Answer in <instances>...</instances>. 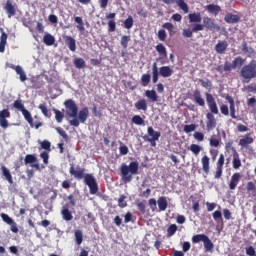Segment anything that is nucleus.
<instances>
[{"mask_svg": "<svg viewBox=\"0 0 256 256\" xmlns=\"http://www.w3.org/2000/svg\"><path fill=\"white\" fill-rule=\"evenodd\" d=\"M64 105L67 109L66 113L68 117H72L73 119L69 121V125L71 127H79V119H77V115L79 113V108L73 99H68L64 102Z\"/></svg>", "mask_w": 256, "mask_h": 256, "instance_id": "obj_4", "label": "nucleus"}, {"mask_svg": "<svg viewBox=\"0 0 256 256\" xmlns=\"http://www.w3.org/2000/svg\"><path fill=\"white\" fill-rule=\"evenodd\" d=\"M147 134L148 136L143 137L144 141H148L152 147H155L157 145V141H159V137H161V132H157L153 127L149 126L147 128Z\"/></svg>", "mask_w": 256, "mask_h": 256, "instance_id": "obj_6", "label": "nucleus"}, {"mask_svg": "<svg viewBox=\"0 0 256 256\" xmlns=\"http://www.w3.org/2000/svg\"><path fill=\"white\" fill-rule=\"evenodd\" d=\"M227 47H229V43L226 40H220L215 45V51L218 53V55H225V52L227 51Z\"/></svg>", "mask_w": 256, "mask_h": 256, "instance_id": "obj_12", "label": "nucleus"}, {"mask_svg": "<svg viewBox=\"0 0 256 256\" xmlns=\"http://www.w3.org/2000/svg\"><path fill=\"white\" fill-rule=\"evenodd\" d=\"M73 64L74 67H76V69H85L86 67V63L85 60H83V58H75Z\"/></svg>", "mask_w": 256, "mask_h": 256, "instance_id": "obj_36", "label": "nucleus"}, {"mask_svg": "<svg viewBox=\"0 0 256 256\" xmlns=\"http://www.w3.org/2000/svg\"><path fill=\"white\" fill-rule=\"evenodd\" d=\"M203 148L197 144H191L190 145V151L194 154V155H199V153H201V150Z\"/></svg>", "mask_w": 256, "mask_h": 256, "instance_id": "obj_50", "label": "nucleus"}, {"mask_svg": "<svg viewBox=\"0 0 256 256\" xmlns=\"http://www.w3.org/2000/svg\"><path fill=\"white\" fill-rule=\"evenodd\" d=\"M158 208L160 211H166L168 207L167 198L165 196H161L158 198Z\"/></svg>", "mask_w": 256, "mask_h": 256, "instance_id": "obj_28", "label": "nucleus"}, {"mask_svg": "<svg viewBox=\"0 0 256 256\" xmlns=\"http://www.w3.org/2000/svg\"><path fill=\"white\" fill-rule=\"evenodd\" d=\"M189 23H195V25L201 24L203 18L199 12L190 13L188 15Z\"/></svg>", "mask_w": 256, "mask_h": 256, "instance_id": "obj_19", "label": "nucleus"}, {"mask_svg": "<svg viewBox=\"0 0 256 256\" xmlns=\"http://www.w3.org/2000/svg\"><path fill=\"white\" fill-rule=\"evenodd\" d=\"M195 129H197V126L195 124H190V125H185L183 130L185 133H193Z\"/></svg>", "mask_w": 256, "mask_h": 256, "instance_id": "obj_59", "label": "nucleus"}, {"mask_svg": "<svg viewBox=\"0 0 256 256\" xmlns=\"http://www.w3.org/2000/svg\"><path fill=\"white\" fill-rule=\"evenodd\" d=\"M248 193H251L252 197H256V186L253 182H248L246 185Z\"/></svg>", "mask_w": 256, "mask_h": 256, "instance_id": "obj_41", "label": "nucleus"}, {"mask_svg": "<svg viewBox=\"0 0 256 256\" xmlns=\"http://www.w3.org/2000/svg\"><path fill=\"white\" fill-rule=\"evenodd\" d=\"M206 238H207V235H205V234H197L192 237V242L200 243V241H202L204 243Z\"/></svg>", "mask_w": 256, "mask_h": 256, "instance_id": "obj_46", "label": "nucleus"}, {"mask_svg": "<svg viewBox=\"0 0 256 256\" xmlns=\"http://www.w3.org/2000/svg\"><path fill=\"white\" fill-rule=\"evenodd\" d=\"M240 19L239 15L231 13L226 14L224 17V21H226V23H239Z\"/></svg>", "mask_w": 256, "mask_h": 256, "instance_id": "obj_26", "label": "nucleus"}, {"mask_svg": "<svg viewBox=\"0 0 256 256\" xmlns=\"http://www.w3.org/2000/svg\"><path fill=\"white\" fill-rule=\"evenodd\" d=\"M70 175L77 179V181H81L84 179L85 185L89 187L90 195H97L99 192V184H97V180L93 174L85 173V168H77L75 169L74 166H71L69 169Z\"/></svg>", "mask_w": 256, "mask_h": 256, "instance_id": "obj_1", "label": "nucleus"}, {"mask_svg": "<svg viewBox=\"0 0 256 256\" xmlns=\"http://www.w3.org/2000/svg\"><path fill=\"white\" fill-rule=\"evenodd\" d=\"M201 163H202V170L206 175H209V171L211 169L210 165V159L209 156L204 155L201 159Z\"/></svg>", "mask_w": 256, "mask_h": 256, "instance_id": "obj_20", "label": "nucleus"}, {"mask_svg": "<svg viewBox=\"0 0 256 256\" xmlns=\"http://www.w3.org/2000/svg\"><path fill=\"white\" fill-rule=\"evenodd\" d=\"M127 199V196L125 195H121L118 199V206L121 209H124V207H127V201H125Z\"/></svg>", "mask_w": 256, "mask_h": 256, "instance_id": "obj_54", "label": "nucleus"}, {"mask_svg": "<svg viewBox=\"0 0 256 256\" xmlns=\"http://www.w3.org/2000/svg\"><path fill=\"white\" fill-rule=\"evenodd\" d=\"M17 75H19L20 77V81H22V83H24V81L27 79V74L25 73V71L23 70V67H21L20 65L14 67Z\"/></svg>", "mask_w": 256, "mask_h": 256, "instance_id": "obj_30", "label": "nucleus"}, {"mask_svg": "<svg viewBox=\"0 0 256 256\" xmlns=\"http://www.w3.org/2000/svg\"><path fill=\"white\" fill-rule=\"evenodd\" d=\"M199 83H201L204 89H211V87H213V83L209 79L207 80L199 79Z\"/></svg>", "mask_w": 256, "mask_h": 256, "instance_id": "obj_52", "label": "nucleus"}, {"mask_svg": "<svg viewBox=\"0 0 256 256\" xmlns=\"http://www.w3.org/2000/svg\"><path fill=\"white\" fill-rule=\"evenodd\" d=\"M158 39L159 41H166L167 40V32L165 30L161 29L158 31Z\"/></svg>", "mask_w": 256, "mask_h": 256, "instance_id": "obj_60", "label": "nucleus"}, {"mask_svg": "<svg viewBox=\"0 0 256 256\" xmlns=\"http://www.w3.org/2000/svg\"><path fill=\"white\" fill-rule=\"evenodd\" d=\"M208 13H212V15H219L221 11V7L219 5L210 4L206 7Z\"/></svg>", "mask_w": 256, "mask_h": 256, "instance_id": "obj_32", "label": "nucleus"}, {"mask_svg": "<svg viewBox=\"0 0 256 256\" xmlns=\"http://www.w3.org/2000/svg\"><path fill=\"white\" fill-rule=\"evenodd\" d=\"M61 213L65 221H71V219H73V214H71V211H69V208H63Z\"/></svg>", "mask_w": 256, "mask_h": 256, "instance_id": "obj_39", "label": "nucleus"}, {"mask_svg": "<svg viewBox=\"0 0 256 256\" xmlns=\"http://www.w3.org/2000/svg\"><path fill=\"white\" fill-rule=\"evenodd\" d=\"M53 111L55 113V119L57 123H63V118L65 115H63L62 112H60L58 109H54Z\"/></svg>", "mask_w": 256, "mask_h": 256, "instance_id": "obj_53", "label": "nucleus"}, {"mask_svg": "<svg viewBox=\"0 0 256 256\" xmlns=\"http://www.w3.org/2000/svg\"><path fill=\"white\" fill-rule=\"evenodd\" d=\"M129 41H131V37L127 35L121 37L120 43L123 49H127V47H129Z\"/></svg>", "mask_w": 256, "mask_h": 256, "instance_id": "obj_47", "label": "nucleus"}, {"mask_svg": "<svg viewBox=\"0 0 256 256\" xmlns=\"http://www.w3.org/2000/svg\"><path fill=\"white\" fill-rule=\"evenodd\" d=\"M217 127V119H215V114L206 113V129L207 131H213Z\"/></svg>", "mask_w": 256, "mask_h": 256, "instance_id": "obj_9", "label": "nucleus"}, {"mask_svg": "<svg viewBox=\"0 0 256 256\" xmlns=\"http://www.w3.org/2000/svg\"><path fill=\"white\" fill-rule=\"evenodd\" d=\"M176 5H178L184 13H189V6L185 3V0H176Z\"/></svg>", "mask_w": 256, "mask_h": 256, "instance_id": "obj_38", "label": "nucleus"}, {"mask_svg": "<svg viewBox=\"0 0 256 256\" xmlns=\"http://www.w3.org/2000/svg\"><path fill=\"white\" fill-rule=\"evenodd\" d=\"M206 101L210 109V112L208 113H212V115H219V108L217 107V102L212 94L206 93Z\"/></svg>", "mask_w": 256, "mask_h": 256, "instance_id": "obj_7", "label": "nucleus"}, {"mask_svg": "<svg viewBox=\"0 0 256 256\" xmlns=\"http://www.w3.org/2000/svg\"><path fill=\"white\" fill-rule=\"evenodd\" d=\"M1 37H0V53H5V45H7V33L1 29Z\"/></svg>", "mask_w": 256, "mask_h": 256, "instance_id": "obj_27", "label": "nucleus"}, {"mask_svg": "<svg viewBox=\"0 0 256 256\" xmlns=\"http://www.w3.org/2000/svg\"><path fill=\"white\" fill-rule=\"evenodd\" d=\"M190 99H192L196 105H199V107H205V99L203 98V95H201V91H199V89L193 91Z\"/></svg>", "mask_w": 256, "mask_h": 256, "instance_id": "obj_10", "label": "nucleus"}, {"mask_svg": "<svg viewBox=\"0 0 256 256\" xmlns=\"http://www.w3.org/2000/svg\"><path fill=\"white\" fill-rule=\"evenodd\" d=\"M38 109H40L44 117H47L48 119H50L51 111H49V109L47 108V104L45 103L39 104Z\"/></svg>", "mask_w": 256, "mask_h": 256, "instance_id": "obj_34", "label": "nucleus"}, {"mask_svg": "<svg viewBox=\"0 0 256 256\" xmlns=\"http://www.w3.org/2000/svg\"><path fill=\"white\" fill-rule=\"evenodd\" d=\"M157 53L159 54V61H163V59H167V48L163 44H158L155 47Z\"/></svg>", "mask_w": 256, "mask_h": 256, "instance_id": "obj_15", "label": "nucleus"}, {"mask_svg": "<svg viewBox=\"0 0 256 256\" xmlns=\"http://www.w3.org/2000/svg\"><path fill=\"white\" fill-rule=\"evenodd\" d=\"M134 107L135 109H137V111H147L148 109L147 100H145V98L138 100L134 104Z\"/></svg>", "mask_w": 256, "mask_h": 256, "instance_id": "obj_23", "label": "nucleus"}, {"mask_svg": "<svg viewBox=\"0 0 256 256\" xmlns=\"http://www.w3.org/2000/svg\"><path fill=\"white\" fill-rule=\"evenodd\" d=\"M240 77L243 83H250L251 79L256 78V60L252 59L248 64L244 65L240 70Z\"/></svg>", "mask_w": 256, "mask_h": 256, "instance_id": "obj_3", "label": "nucleus"}, {"mask_svg": "<svg viewBox=\"0 0 256 256\" xmlns=\"http://www.w3.org/2000/svg\"><path fill=\"white\" fill-rule=\"evenodd\" d=\"M159 68H157V63L152 65V82L157 83L159 81Z\"/></svg>", "mask_w": 256, "mask_h": 256, "instance_id": "obj_33", "label": "nucleus"}, {"mask_svg": "<svg viewBox=\"0 0 256 256\" xmlns=\"http://www.w3.org/2000/svg\"><path fill=\"white\" fill-rule=\"evenodd\" d=\"M43 44L47 45V47H51V46L55 45V36H53L49 33H46L43 36Z\"/></svg>", "mask_w": 256, "mask_h": 256, "instance_id": "obj_25", "label": "nucleus"}, {"mask_svg": "<svg viewBox=\"0 0 256 256\" xmlns=\"http://www.w3.org/2000/svg\"><path fill=\"white\" fill-rule=\"evenodd\" d=\"M25 165H31L32 163H37V157L34 154H28L24 158Z\"/></svg>", "mask_w": 256, "mask_h": 256, "instance_id": "obj_37", "label": "nucleus"}, {"mask_svg": "<svg viewBox=\"0 0 256 256\" xmlns=\"http://www.w3.org/2000/svg\"><path fill=\"white\" fill-rule=\"evenodd\" d=\"M193 33H199V31H193V27L192 29L186 28V29H183L182 31V35L186 39H191V37H193Z\"/></svg>", "mask_w": 256, "mask_h": 256, "instance_id": "obj_44", "label": "nucleus"}, {"mask_svg": "<svg viewBox=\"0 0 256 256\" xmlns=\"http://www.w3.org/2000/svg\"><path fill=\"white\" fill-rule=\"evenodd\" d=\"M41 149H44L46 152L51 153V142L49 140H44L40 142Z\"/></svg>", "mask_w": 256, "mask_h": 256, "instance_id": "obj_48", "label": "nucleus"}, {"mask_svg": "<svg viewBox=\"0 0 256 256\" xmlns=\"http://www.w3.org/2000/svg\"><path fill=\"white\" fill-rule=\"evenodd\" d=\"M151 83V74H143L141 77L142 87H147Z\"/></svg>", "mask_w": 256, "mask_h": 256, "instance_id": "obj_45", "label": "nucleus"}, {"mask_svg": "<svg viewBox=\"0 0 256 256\" xmlns=\"http://www.w3.org/2000/svg\"><path fill=\"white\" fill-rule=\"evenodd\" d=\"M232 151L234 153L232 161L233 169H239V167H241V159L239 158V153H237L235 148H232Z\"/></svg>", "mask_w": 256, "mask_h": 256, "instance_id": "obj_24", "label": "nucleus"}, {"mask_svg": "<svg viewBox=\"0 0 256 256\" xmlns=\"http://www.w3.org/2000/svg\"><path fill=\"white\" fill-rule=\"evenodd\" d=\"M89 117V108L84 107L82 110L78 113V121L79 123H85Z\"/></svg>", "mask_w": 256, "mask_h": 256, "instance_id": "obj_22", "label": "nucleus"}, {"mask_svg": "<svg viewBox=\"0 0 256 256\" xmlns=\"http://www.w3.org/2000/svg\"><path fill=\"white\" fill-rule=\"evenodd\" d=\"M117 29V23L115 22V20H110L108 22V31L110 33H114V31Z\"/></svg>", "mask_w": 256, "mask_h": 256, "instance_id": "obj_58", "label": "nucleus"}, {"mask_svg": "<svg viewBox=\"0 0 256 256\" xmlns=\"http://www.w3.org/2000/svg\"><path fill=\"white\" fill-rule=\"evenodd\" d=\"M74 237L77 245H81V243H83V232L81 230H76L74 232Z\"/></svg>", "mask_w": 256, "mask_h": 256, "instance_id": "obj_42", "label": "nucleus"}, {"mask_svg": "<svg viewBox=\"0 0 256 256\" xmlns=\"http://www.w3.org/2000/svg\"><path fill=\"white\" fill-rule=\"evenodd\" d=\"M13 107L14 109H17L18 111H24L25 109V104H23V100L21 99H18V100H15L14 103H13Z\"/></svg>", "mask_w": 256, "mask_h": 256, "instance_id": "obj_43", "label": "nucleus"}, {"mask_svg": "<svg viewBox=\"0 0 256 256\" xmlns=\"http://www.w3.org/2000/svg\"><path fill=\"white\" fill-rule=\"evenodd\" d=\"M255 142V139L251 137V134H246L243 138L239 140L240 147L247 148L249 145Z\"/></svg>", "mask_w": 256, "mask_h": 256, "instance_id": "obj_14", "label": "nucleus"}, {"mask_svg": "<svg viewBox=\"0 0 256 256\" xmlns=\"http://www.w3.org/2000/svg\"><path fill=\"white\" fill-rule=\"evenodd\" d=\"M205 29L208 31H219L221 28L215 23V19L206 16L203 18L202 24L193 25V31H204Z\"/></svg>", "mask_w": 256, "mask_h": 256, "instance_id": "obj_5", "label": "nucleus"}, {"mask_svg": "<svg viewBox=\"0 0 256 256\" xmlns=\"http://www.w3.org/2000/svg\"><path fill=\"white\" fill-rule=\"evenodd\" d=\"M226 101H228L230 105V117L232 119H237L236 110H235V100L231 96L227 95Z\"/></svg>", "mask_w": 256, "mask_h": 256, "instance_id": "obj_17", "label": "nucleus"}, {"mask_svg": "<svg viewBox=\"0 0 256 256\" xmlns=\"http://www.w3.org/2000/svg\"><path fill=\"white\" fill-rule=\"evenodd\" d=\"M133 219H135V216H133V214L131 212H127L124 215V222L125 223H131V221H133Z\"/></svg>", "mask_w": 256, "mask_h": 256, "instance_id": "obj_62", "label": "nucleus"}, {"mask_svg": "<svg viewBox=\"0 0 256 256\" xmlns=\"http://www.w3.org/2000/svg\"><path fill=\"white\" fill-rule=\"evenodd\" d=\"M40 157L43 160L44 165H49V152L43 151L40 154Z\"/></svg>", "mask_w": 256, "mask_h": 256, "instance_id": "obj_57", "label": "nucleus"}, {"mask_svg": "<svg viewBox=\"0 0 256 256\" xmlns=\"http://www.w3.org/2000/svg\"><path fill=\"white\" fill-rule=\"evenodd\" d=\"M120 173L123 183H131L133 181V175H139V162L132 161L129 165L122 163Z\"/></svg>", "mask_w": 256, "mask_h": 256, "instance_id": "obj_2", "label": "nucleus"}, {"mask_svg": "<svg viewBox=\"0 0 256 256\" xmlns=\"http://www.w3.org/2000/svg\"><path fill=\"white\" fill-rule=\"evenodd\" d=\"M22 115L25 121L29 123L30 127H35V129H39V127H43L42 122H35V123L33 122V116H31V112H29V110L27 109L22 110Z\"/></svg>", "mask_w": 256, "mask_h": 256, "instance_id": "obj_8", "label": "nucleus"}, {"mask_svg": "<svg viewBox=\"0 0 256 256\" xmlns=\"http://www.w3.org/2000/svg\"><path fill=\"white\" fill-rule=\"evenodd\" d=\"M242 51L248 55V57H251V55H255V49H253L252 47H249V45L247 44V42H243L242 43Z\"/></svg>", "mask_w": 256, "mask_h": 256, "instance_id": "obj_31", "label": "nucleus"}, {"mask_svg": "<svg viewBox=\"0 0 256 256\" xmlns=\"http://www.w3.org/2000/svg\"><path fill=\"white\" fill-rule=\"evenodd\" d=\"M133 16H128V18L124 21L125 29H131L133 27Z\"/></svg>", "mask_w": 256, "mask_h": 256, "instance_id": "obj_56", "label": "nucleus"}, {"mask_svg": "<svg viewBox=\"0 0 256 256\" xmlns=\"http://www.w3.org/2000/svg\"><path fill=\"white\" fill-rule=\"evenodd\" d=\"M144 95L152 103H157V101L159 100V96L157 95V91H155V90H146Z\"/></svg>", "mask_w": 256, "mask_h": 256, "instance_id": "obj_21", "label": "nucleus"}, {"mask_svg": "<svg viewBox=\"0 0 256 256\" xmlns=\"http://www.w3.org/2000/svg\"><path fill=\"white\" fill-rule=\"evenodd\" d=\"M246 255L249 256H256V251L255 248L253 246H249L246 248Z\"/></svg>", "mask_w": 256, "mask_h": 256, "instance_id": "obj_64", "label": "nucleus"}, {"mask_svg": "<svg viewBox=\"0 0 256 256\" xmlns=\"http://www.w3.org/2000/svg\"><path fill=\"white\" fill-rule=\"evenodd\" d=\"M4 9L8 15V19H11V17H15V15H17V10L15 9V6L11 3V0H7Z\"/></svg>", "mask_w": 256, "mask_h": 256, "instance_id": "obj_13", "label": "nucleus"}, {"mask_svg": "<svg viewBox=\"0 0 256 256\" xmlns=\"http://www.w3.org/2000/svg\"><path fill=\"white\" fill-rule=\"evenodd\" d=\"M63 39L70 51H72V53H75V51H77V41L75 40V38H73L72 36L64 35Z\"/></svg>", "mask_w": 256, "mask_h": 256, "instance_id": "obj_11", "label": "nucleus"}, {"mask_svg": "<svg viewBox=\"0 0 256 256\" xmlns=\"http://www.w3.org/2000/svg\"><path fill=\"white\" fill-rule=\"evenodd\" d=\"M2 221H4V223H7V225H13L15 224L13 222V219H11V217H9V215L5 214V213H1L0 214Z\"/></svg>", "mask_w": 256, "mask_h": 256, "instance_id": "obj_55", "label": "nucleus"}, {"mask_svg": "<svg viewBox=\"0 0 256 256\" xmlns=\"http://www.w3.org/2000/svg\"><path fill=\"white\" fill-rule=\"evenodd\" d=\"M158 73L161 77L167 79V77H171V75H173V70L171 69V66H162Z\"/></svg>", "mask_w": 256, "mask_h": 256, "instance_id": "obj_18", "label": "nucleus"}, {"mask_svg": "<svg viewBox=\"0 0 256 256\" xmlns=\"http://www.w3.org/2000/svg\"><path fill=\"white\" fill-rule=\"evenodd\" d=\"M204 247L206 251H213V242H211L208 236L204 240Z\"/></svg>", "mask_w": 256, "mask_h": 256, "instance_id": "obj_51", "label": "nucleus"}, {"mask_svg": "<svg viewBox=\"0 0 256 256\" xmlns=\"http://www.w3.org/2000/svg\"><path fill=\"white\" fill-rule=\"evenodd\" d=\"M132 123H134V125H145V120L139 115H134L132 117Z\"/></svg>", "mask_w": 256, "mask_h": 256, "instance_id": "obj_49", "label": "nucleus"}, {"mask_svg": "<svg viewBox=\"0 0 256 256\" xmlns=\"http://www.w3.org/2000/svg\"><path fill=\"white\" fill-rule=\"evenodd\" d=\"M244 64H245V59H243L241 56L236 57L232 61V66L234 67V69L243 67Z\"/></svg>", "mask_w": 256, "mask_h": 256, "instance_id": "obj_35", "label": "nucleus"}, {"mask_svg": "<svg viewBox=\"0 0 256 256\" xmlns=\"http://www.w3.org/2000/svg\"><path fill=\"white\" fill-rule=\"evenodd\" d=\"M168 237H173L174 233H177V225H170L167 229Z\"/></svg>", "mask_w": 256, "mask_h": 256, "instance_id": "obj_61", "label": "nucleus"}, {"mask_svg": "<svg viewBox=\"0 0 256 256\" xmlns=\"http://www.w3.org/2000/svg\"><path fill=\"white\" fill-rule=\"evenodd\" d=\"M2 175H4L6 181H8L10 185H13V176L11 175L9 169H7L5 166H2Z\"/></svg>", "mask_w": 256, "mask_h": 256, "instance_id": "obj_29", "label": "nucleus"}, {"mask_svg": "<svg viewBox=\"0 0 256 256\" xmlns=\"http://www.w3.org/2000/svg\"><path fill=\"white\" fill-rule=\"evenodd\" d=\"M220 112L222 113V115H225V117H227L229 115V106H227L226 104H222L220 106Z\"/></svg>", "mask_w": 256, "mask_h": 256, "instance_id": "obj_63", "label": "nucleus"}, {"mask_svg": "<svg viewBox=\"0 0 256 256\" xmlns=\"http://www.w3.org/2000/svg\"><path fill=\"white\" fill-rule=\"evenodd\" d=\"M239 179H241V174L234 173L232 175L230 183H229V189H231V191L237 189V185H239Z\"/></svg>", "mask_w": 256, "mask_h": 256, "instance_id": "obj_16", "label": "nucleus"}, {"mask_svg": "<svg viewBox=\"0 0 256 256\" xmlns=\"http://www.w3.org/2000/svg\"><path fill=\"white\" fill-rule=\"evenodd\" d=\"M75 23H77V29L78 31H85V23H83V18L76 16L74 17Z\"/></svg>", "mask_w": 256, "mask_h": 256, "instance_id": "obj_40", "label": "nucleus"}]
</instances>
